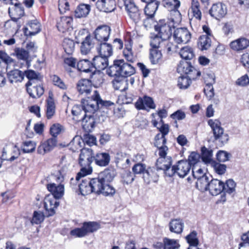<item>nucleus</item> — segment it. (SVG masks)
I'll return each instance as SVG.
<instances>
[{
  "label": "nucleus",
  "mask_w": 249,
  "mask_h": 249,
  "mask_svg": "<svg viewBox=\"0 0 249 249\" xmlns=\"http://www.w3.org/2000/svg\"><path fill=\"white\" fill-rule=\"evenodd\" d=\"M114 104L109 101L101 99L100 94L94 90L91 97H88L81 99L80 108L84 114H93L99 109L107 107Z\"/></svg>",
  "instance_id": "1"
},
{
  "label": "nucleus",
  "mask_w": 249,
  "mask_h": 249,
  "mask_svg": "<svg viewBox=\"0 0 249 249\" xmlns=\"http://www.w3.org/2000/svg\"><path fill=\"white\" fill-rule=\"evenodd\" d=\"M107 72L109 76L121 75L126 78L134 74L135 70L130 64L123 59H120L114 60L113 64L107 69Z\"/></svg>",
  "instance_id": "2"
},
{
  "label": "nucleus",
  "mask_w": 249,
  "mask_h": 249,
  "mask_svg": "<svg viewBox=\"0 0 249 249\" xmlns=\"http://www.w3.org/2000/svg\"><path fill=\"white\" fill-rule=\"evenodd\" d=\"M93 161V151L91 149L83 148L81 149L79 163L82 168L77 174L76 177V180L78 181L82 177H84L91 173L92 170L89 166Z\"/></svg>",
  "instance_id": "3"
},
{
  "label": "nucleus",
  "mask_w": 249,
  "mask_h": 249,
  "mask_svg": "<svg viewBox=\"0 0 249 249\" xmlns=\"http://www.w3.org/2000/svg\"><path fill=\"white\" fill-rule=\"evenodd\" d=\"M72 119L75 122L82 121L83 128L87 132L91 131L94 126L95 120L92 114H84L78 105H74L72 109Z\"/></svg>",
  "instance_id": "4"
},
{
  "label": "nucleus",
  "mask_w": 249,
  "mask_h": 249,
  "mask_svg": "<svg viewBox=\"0 0 249 249\" xmlns=\"http://www.w3.org/2000/svg\"><path fill=\"white\" fill-rule=\"evenodd\" d=\"M191 168L190 164L187 160H181L172 168L171 166L167 168L165 173L169 177H172L177 174L179 177L184 178L190 172Z\"/></svg>",
  "instance_id": "5"
},
{
  "label": "nucleus",
  "mask_w": 249,
  "mask_h": 249,
  "mask_svg": "<svg viewBox=\"0 0 249 249\" xmlns=\"http://www.w3.org/2000/svg\"><path fill=\"white\" fill-rule=\"evenodd\" d=\"M158 148V152L159 158L157 160V168L165 171L167 168L171 165L172 159L170 157H166L168 147L165 145H160Z\"/></svg>",
  "instance_id": "6"
},
{
  "label": "nucleus",
  "mask_w": 249,
  "mask_h": 249,
  "mask_svg": "<svg viewBox=\"0 0 249 249\" xmlns=\"http://www.w3.org/2000/svg\"><path fill=\"white\" fill-rule=\"evenodd\" d=\"M61 169L56 175L53 176V179L57 182H62L64 179V176L70 173L73 167L72 161L71 158L63 157L61 161Z\"/></svg>",
  "instance_id": "7"
},
{
  "label": "nucleus",
  "mask_w": 249,
  "mask_h": 249,
  "mask_svg": "<svg viewBox=\"0 0 249 249\" xmlns=\"http://www.w3.org/2000/svg\"><path fill=\"white\" fill-rule=\"evenodd\" d=\"M156 31H174L182 30H187L185 27H182L180 25L175 23L173 20L160 19L156 22L154 25Z\"/></svg>",
  "instance_id": "8"
},
{
  "label": "nucleus",
  "mask_w": 249,
  "mask_h": 249,
  "mask_svg": "<svg viewBox=\"0 0 249 249\" xmlns=\"http://www.w3.org/2000/svg\"><path fill=\"white\" fill-rule=\"evenodd\" d=\"M208 124L213 129L215 139L222 144L226 143L229 140V136L224 133L223 129L221 127L220 122L217 120H210Z\"/></svg>",
  "instance_id": "9"
},
{
  "label": "nucleus",
  "mask_w": 249,
  "mask_h": 249,
  "mask_svg": "<svg viewBox=\"0 0 249 249\" xmlns=\"http://www.w3.org/2000/svg\"><path fill=\"white\" fill-rule=\"evenodd\" d=\"M125 11L129 17L135 22L141 20V11L134 0H122Z\"/></svg>",
  "instance_id": "10"
},
{
  "label": "nucleus",
  "mask_w": 249,
  "mask_h": 249,
  "mask_svg": "<svg viewBox=\"0 0 249 249\" xmlns=\"http://www.w3.org/2000/svg\"><path fill=\"white\" fill-rule=\"evenodd\" d=\"M186 60H182L180 61L177 67V71L181 74H187L192 79H196L200 75V72L195 69L190 62Z\"/></svg>",
  "instance_id": "11"
},
{
  "label": "nucleus",
  "mask_w": 249,
  "mask_h": 249,
  "mask_svg": "<svg viewBox=\"0 0 249 249\" xmlns=\"http://www.w3.org/2000/svg\"><path fill=\"white\" fill-rule=\"evenodd\" d=\"M227 9L226 5L220 2L213 5L210 10V14L217 19L223 18L227 14Z\"/></svg>",
  "instance_id": "12"
},
{
  "label": "nucleus",
  "mask_w": 249,
  "mask_h": 249,
  "mask_svg": "<svg viewBox=\"0 0 249 249\" xmlns=\"http://www.w3.org/2000/svg\"><path fill=\"white\" fill-rule=\"evenodd\" d=\"M58 205L59 202L53 196L48 195L45 197L44 206L48 216H52L55 213V210Z\"/></svg>",
  "instance_id": "13"
},
{
  "label": "nucleus",
  "mask_w": 249,
  "mask_h": 249,
  "mask_svg": "<svg viewBox=\"0 0 249 249\" xmlns=\"http://www.w3.org/2000/svg\"><path fill=\"white\" fill-rule=\"evenodd\" d=\"M97 8L100 11L110 13L116 9L115 0H98L96 3Z\"/></svg>",
  "instance_id": "14"
},
{
  "label": "nucleus",
  "mask_w": 249,
  "mask_h": 249,
  "mask_svg": "<svg viewBox=\"0 0 249 249\" xmlns=\"http://www.w3.org/2000/svg\"><path fill=\"white\" fill-rule=\"evenodd\" d=\"M12 5L13 6L8 8V12L12 19L17 21L24 15V9L18 0Z\"/></svg>",
  "instance_id": "15"
},
{
  "label": "nucleus",
  "mask_w": 249,
  "mask_h": 249,
  "mask_svg": "<svg viewBox=\"0 0 249 249\" xmlns=\"http://www.w3.org/2000/svg\"><path fill=\"white\" fill-rule=\"evenodd\" d=\"M50 183L47 185V189L52 194L50 196H53L55 199L61 198L64 194V186L62 182Z\"/></svg>",
  "instance_id": "16"
},
{
  "label": "nucleus",
  "mask_w": 249,
  "mask_h": 249,
  "mask_svg": "<svg viewBox=\"0 0 249 249\" xmlns=\"http://www.w3.org/2000/svg\"><path fill=\"white\" fill-rule=\"evenodd\" d=\"M135 107L139 109L149 110L154 109L156 106L152 98L144 96L143 98H139L135 103Z\"/></svg>",
  "instance_id": "17"
},
{
  "label": "nucleus",
  "mask_w": 249,
  "mask_h": 249,
  "mask_svg": "<svg viewBox=\"0 0 249 249\" xmlns=\"http://www.w3.org/2000/svg\"><path fill=\"white\" fill-rule=\"evenodd\" d=\"M224 182L217 179H213L209 182L208 190L212 196H217L223 192Z\"/></svg>",
  "instance_id": "18"
},
{
  "label": "nucleus",
  "mask_w": 249,
  "mask_h": 249,
  "mask_svg": "<svg viewBox=\"0 0 249 249\" xmlns=\"http://www.w3.org/2000/svg\"><path fill=\"white\" fill-rule=\"evenodd\" d=\"M76 87L80 94L86 95L89 94L92 89L91 82L87 79H82L79 80L77 83Z\"/></svg>",
  "instance_id": "19"
},
{
  "label": "nucleus",
  "mask_w": 249,
  "mask_h": 249,
  "mask_svg": "<svg viewBox=\"0 0 249 249\" xmlns=\"http://www.w3.org/2000/svg\"><path fill=\"white\" fill-rule=\"evenodd\" d=\"M24 76H25L29 80L26 84V86H32L41 81V75L38 72L32 70L25 71L24 72Z\"/></svg>",
  "instance_id": "20"
},
{
  "label": "nucleus",
  "mask_w": 249,
  "mask_h": 249,
  "mask_svg": "<svg viewBox=\"0 0 249 249\" xmlns=\"http://www.w3.org/2000/svg\"><path fill=\"white\" fill-rule=\"evenodd\" d=\"M129 156L128 154L118 152L115 156V163L117 167L125 168L130 164Z\"/></svg>",
  "instance_id": "21"
},
{
  "label": "nucleus",
  "mask_w": 249,
  "mask_h": 249,
  "mask_svg": "<svg viewBox=\"0 0 249 249\" xmlns=\"http://www.w3.org/2000/svg\"><path fill=\"white\" fill-rule=\"evenodd\" d=\"M93 160L98 166H106L110 162V157L108 153L99 152L93 156Z\"/></svg>",
  "instance_id": "22"
},
{
  "label": "nucleus",
  "mask_w": 249,
  "mask_h": 249,
  "mask_svg": "<svg viewBox=\"0 0 249 249\" xmlns=\"http://www.w3.org/2000/svg\"><path fill=\"white\" fill-rule=\"evenodd\" d=\"M108 65V58L98 55L95 56L92 60V65L98 71L105 70Z\"/></svg>",
  "instance_id": "23"
},
{
  "label": "nucleus",
  "mask_w": 249,
  "mask_h": 249,
  "mask_svg": "<svg viewBox=\"0 0 249 249\" xmlns=\"http://www.w3.org/2000/svg\"><path fill=\"white\" fill-rule=\"evenodd\" d=\"M99 54L108 58L113 54V48L111 44L106 42L100 43L96 47Z\"/></svg>",
  "instance_id": "24"
},
{
  "label": "nucleus",
  "mask_w": 249,
  "mask_h": 249,
  "mask_svg": "<svg viewBox=\"0 0 249 249\" xmlns=\"http://www.w3.org/2000/svg\"><path fill=\"white\" fill-rule=\"evenodd\" d=\"M114 76L115 77L112 83L115 89L122 91L127 89V80L125 77L121 75H114Z\"/></svg>",
  "instance_id": "25"
},
{
  "label": "nucleus",
  "mask_w": 249,
  "mask_h": 249,
  "mask_svg": "<svg viewBox=\"0 0 249 249\" xmlns=\"http://www.w3.org/2000/svg\"><path fill=\"white\" fill-rule=\"evenodd\" d=\"M27 92L33 98H39L44 93V89L40 85L36 84L32 86H26Z\"/></svg>",
  "instance_id": "26"
},
{
  "label": "nucleus",
  "mask_w": 249,
  "mask_h": 249,
  "mask_svg": "<svg viewBox=\"0 0 249 249\" xmlns=\"http://www.w3.org/2000/svg\"><path fill=\"white\" fill-rule=\"evenodd\" d=\"M249 46V40L244 37H241L232 41L230 43L231 48L234 51H239L246 49Z\"/></svg>",
  "instance_id": "27"
},
{
  "label": "nucleus",
  "mask_w": 249,
  "mask_h": 249,
  "mask_svg": "<svg viewBox=\"0 0 249 249\" xmlns=\"http://www.w3.org/2000/svg\"><path fill=\"white\" fill-rule=\"evenodd\" d=\"M206 35L201 36L198 39L197 43L199 48L202 50H207L209 49L212 44L211 38V34L210 32H205Z\"/></svg>",
  "instance_id": "28"
},
{
  "label": "nucleus",
  "mask_w": 249,
  "mask_h": 249,
  "mask_svg": "<svg viewBox=\"0 0 249 249\" xmlns=\"http://www.w3.org/2000/svg\"><path fill=\"white\" fill-rule=\"evenodd\" d=\"M93 36L88 35L82 42L81 52L83 54H87L94 46Z\"/></svg>",
  "instance_id": "29"
},
{
  "label": "nucleus",
  "mask_w": 249,
  "mask_h": 249,
  "mask_svg": "<svg viewBox=\"0 0 249 249\" xmlns=\"http://www.w3.org/2000/svg\"><path fill=\"white\" fill-rule=\"evenodd\" d=\"M143 178L144 182L148 184L152 182H157L159 179V175L155 169L148 168L143 173Z\"/></svg>",
  "instance_id": "30"
},
{
  "label": "nucleus",
  "mask_w": 249,
  "mask_h": 249,
  "mask_svg": "<svg viewBox=\"0 0 249 249\" xmlns=\"http://www.w3.org/2000/svg\"><path fill=\"white\" fill-rule=\"evenodd\" d=\"M116 176L115 170L113 169H106L101 172L98 177L100 179L105 183H109L111 182Z\"/></svg>",
  "instance_id": "31"
},
{
  "label": "nucleus",
  "mask_w": 249,
  "mask_h": 249,
  "mask_svg": "<svg viewBox=\"0 0 249 249\" xmlns=\"http://www.w3.org/2000/svg\"><path fill=\"white\" fill-rule=\"evenodd\" d=\"M90 10V6L89 4H81L74 11V16L76 18L86 17Z\"/></svg>",
  "instance_id": "32"
},
{
  "label": "nucleus",
  "mask_w": 249,
  "mask_h": 249,
  "mask_svg": "<svg viewBox=\"0 0 249 249\" xmlns=\"http://www.w3.org/2000/svg\"><path fill=\"white\" fill-rule=\"evenodd\" d=\"M173 38L177 43H187L191 38V34L190 32H174Z\"/></svg>",
  "instance_id": "33"
},
{
  "label": "nucleus",
  "mask_w": 249,
  "mask_h": 249,
  "mask_svg": "<svg viewBox=\"0 0 249 249\" xmlns=\"http://www.w3.org/2000/svg\"><path fill=\"white\" fill-rule=\"evenodd\" d=\"M146 6L144 9V12L146 15L150 18L153 17L157 10L160 2L157 0L152 1L146 3Z\"/></svg>",
  "instance_id": "34"
},
{
  "label": "nucleus",
  "mask_w": 249,
  "mask_h": 249,
  "mask_svg": "<svg viewBox=\"0 0 249 249\" xmlns=\"http://www.w3.org/2000/svg\"><path fill=\"white\" fill-rule=\"evenodd\" d=\"M183 223L180 219L172 220L169 223L170 231L178 234L180 233L183 231Z\"/></svg>",
  "instance_id": "35"
},
{
  "label": "nucleus",
  "mask_w": 249,
  "mask_h": 249,
  "mask_svg": "<svg viewBox=\"0 0 249 249\" xmlns=\"http://www.w3.org/2000/svg\"><path fill=\"white\" fill-rule=\"evenodd\" d=\"M8 78L11 83L21 81L24 78V72L18 70L11 71L8 73Z\"/></svg>",
  "instance_id": "36"
},
{
  "label": "nucleus",
  "mask_w": 249,
  "mask_h": 249,
  "mask_svg": "<svg viewBox=\"0 0 249 249\" xmlns=\"http://www.w3.org/2000/svg\"><path fill=\"white\" fill-rule=\"evenodd\" d=\"M46 116L50 119L55 113V106L53 99L50 96L46 100Z\"/></svg>",
  "instance_id": "37"
},
{
  "label": "nucleus",
  "mask_w": 249,
  "mask_h": 249,
  "mask_svg": "<svg viewBox=\"0 0 249 249\" xmlns=\"http://www.w3.org/2000/svg\"><path fill=\"white\" fill-rule=\"evenodd\" d=\"M77 69L80 71L88 72L92 71L93 68L92 63L88 59L79 61L77 64Z\"/></svg>",
  "instance_id": "38"
},
{
  "label": "nucleus",
  "mask_w": 249,
  "mask_h": 249,
  "mask_svg": "<svg viewBox=\"0 0 249 249\" xmlns=\"http://www.w3.org/2000/svg\"><path fill=\"white\" fill-rule=\"evenodd\" d=\"M215 77L213 75H210V81L206 84V87L204 89V91L206 96L209 99H211L214 96L213 88V85L215 83Z\"/></svg>",
  "instance_id": "39"
},
{
  "label": "nucleus",
  "mask_w": 249,
  "mask_h": 249,
  "mask_svg": "<svg viewBox=\"0 0 249 249\" xmlns=\"http://www.w3.org/2000/svg\"><path fill=\"white\" fill-rule=\"evenodd\" d=\"M90 181L92 190H93L92 192L100 194V192L104 186V183L99 177L91 179Z\"/></svg>",
  "instance_id": "40"
},
{
  "label": "nucleus",
  "mask_w": 249,
  "mask_h": 249,
  "mask_svg": "<svg viewBox=\"0 0 249 249\" xmlns=\"http://www.w3.org/2000/svg\"><path fill=\"white\" fill-rule=\"evenodd\" d=\"M79 188L80 193L83 196H86L92 192L90 181L87 180H83L82 182L79 184Z\"/></svg>",
  "instance_id": "41"
},
{
  "label": "nucleus",
  "mask_w": 249,
  "mask_h": 249,
  "mask_svg": "<svg viewBox=\"0 0 249 249\" xmlns=\"http://www.w3.org/2000/svg\"><path fill=\"white\" fill-rule=\"evenodd\" d=\"M150 59L153 64L160 63L162 61V54L157 48H153L150 50Z\"/></svg>",
  "instance_id": "42"
},
{
  "label": "nucleus",
  "mask_w": 249,
  "mask_h": 249,
  "mask_svg": "<svg viewBox=\"0 0 249 249\" xmlns=\"http://www.w3.org/2000/svg\"><path fill=\"white\" fill-rule=\"evenodd\" d=\"M209 182L208 178L206 176L197 178L196 182V188L201 191L208 190L209 187Z\"/></svg>",
  "instance_id": "43"
},
{
  "label": "nucleus",
  "mask_w": 249,
  "mask_h": 249,
  "mask_svg": "<svg viewBox=\"0 0 249 249\" xmlns=\"http://www.w3.org/2000/svg\"><path fill=\"white\" fill-rule=\"evenodd\" d=\"M63 49L68 54H72L74 51L75 43L69 38H65L63 43Z\"/></svg>",
  "instance_id": "44"
},
{
  "label": "nucleus",
  "mask_w": 249,
  "mask_h": 249,
  "mask_svg": "<svg viewBox=\"0 0 249 249\" xmlns=\"http://www.w3.org/2000/svg\"><path fill=\"white\" fill-rule=\"evenodd\" d=\"M179 54L184 60L192 59L195 55L193 49L189 46H186L181 48Z\"/></svg>",
  "instance_id": "45"
},
{
  "label": "nucleus",
  "mask_w": 249,
  "mask_h": 249,
  "mask_svg": "<svg viewBox=\"0 0 249 249\" xmlns=\"http://www.w3.org/2000/svg\"><path fill=\"white\" fill-rule=\"evenodd\" d=\"M90 81L91 84H92L96 87L100 86L104 81L102 73L99 72L92 73L90 76Z\"/></svg>",
  "instance_id": "46"
},
{
  "label": "nucleus",
  "mask_w": 249,
  "mask_h": 249,
  "mask_svg": "<svg viewBox=\"0 0 249 249\" xmlns=\"http://www.w3.org/2000/svg\"><path fill=\"white\" fill-rule=\"evenodd\" d=\"M163 242V249H177L180 247L178 241L175 239L164 238Z\"/></svg>",
  "instance_id": "47"
},
{
  "label": "nucleus",
  "mask_w": 249,
  "mask_h": 249,
  "mask_svg": "<svg viewBox=\"0 0 249 249\" xmlns=\"http://www.w3.org/2000/svg\"><path fill=\"white\" fill-rule=\"evenodd\" d=\"M115 193V188L111 186L109 183H104V186L100 192V194H102L105 196H113Z\"/></svg>",
  "instance_id": "48"
},
{
  "label": "nucleus",
  "mask_w": 249,
  "mask_h": 249,
  "mask_svg": "<svg viewBox=\"0 0 249 249\" xmlns=\"http://www.w3.org/2000/svg\"><path fill=\"white\" fill-rule=\"evenodd\" d=\"M83 144V141L79 136H75L70 143V145L73 151H76L82 148Z\"/></svg>",
  "instance_id": "49"
},
{
  "label": "nucleus",
  "mask_w": 249,
  "mask_h": 249,
  "mask_svg": "<svg viewBox=\"0 0 249 249\" xmlns=\"http://www.w3.org/2000/svg\"><path fill=\"white\" fill-rule=\"evenodd\" d=\"M36 143L34 141H25L23 142L22 150L25 153L33 152L36 149Z\"/></svg>",
  "instance_id": "50"
},
{
  "label": "nucleus",
  "mask_w": 249,
  "mask_h": 249,
  "mask_svg": "<svg viewBox=\"0 0 249 249\" xmlns=\"http://www.w3.org/2000/svg\"><path fill=\"white\" fill-rule=\"evenodd\" d=\"M83 225L87 234L96 231L100 228V225L95 222H84Z\"/></svg>",
  "instance_id": "51"
},
{
  "label": "nucleus",
  "mask_w": 249,
  "mask_h": 249,
  "mask_svg": "<svg viewBox=\"0 0 249 249\" xmlns=\"http://www.w3.org/2000/svg\"><path fill=\"white\" fill-rule=\"evenodd\" d=\"M192 78L189 76H181L178 78V86L180 89H186L190 85Z\"/></svg>",
  "instance_id": "52"
},
{
  "label": "nucleus",
  "mask_w": 249,
  "mask_h": 249,
  "mask_svg": "<svg viewBox=\"0 0 249 249\" xmlns=\"http://www.w3.org/2000/svg\"><path fill=\"white\" fill-rule=\"evenodd\" d=\"M18 59L26 60L29 57V52L25 49L20 48H16L14 50V53Z\"/></svg>",
  "instance_id": "53"
},
{
  "label": "nucleus",
  "mask_w": 249,
  "mask_h": 249,
  "mask_svg": "<svg viewBox=\"0 0 249 249\" xmlns=\"http://www.w3.org/2000/svg\"><path fill=\"white\" fill-rule=\"evenodd\" d=\"M28 26L29 28L27 27H24V31H27V30L29 29L34 31H41L42 30L41 25L37 19L32 20L29 21Z\"/></svg>",
  "instance_id": "54"
},
{
  "label": "nucleus",
  "mask_w": 249,
  "mask_h": 249,
  "mask_svg": "<svg viewBox=\"0 0 249 249\" xmlns=\"http://www.w3.org/2000/svg\"><path fill=\"white\" fill-rule=\"evenodd\" d=\"M202 160L205 163H209L212 160L213 151L211 149H208L205 147L201 149Z\"/></svg>",
  "instance_id": "55"
},
{
  "label": "nucleus",
  "mask_w": 249,
  "mask_h": 249,
  "mask_svg": "<svg viewBox=\"0 0 249 249\" xmlns=\"http://www.w3.org/2000/svg\"><path fill=\"white\" fill-rule=\"evenodd\" d=\"M236 184L232 179L228 180L226 184L224 183L223 192L231 194L235 191Z\"/></svg>",
  "instance_id": "56"
},
{
  "label": "nucleus",
  "mask_w": 249,
  "mask_h": 249,
  "mask_svg": "<svg viewBox=\"0 0 249 249\" xmlns=\"http://www.w3.org/2000/svg\"><path fill=\"white\" fill-rule=\"evenodd\" d=\"M109 36V32H94L93 40L95 39L100 43H104L108 40Z\"/></svg>",
  "instance_id": "57"
},
{
  "label": "nucleus",
  "mask_w": 249,
  "mask_h": 249,
  "mask_svg": "<svg viewBox=\"0 0 249 249\" xmlns=\"http://www.w3.org/2000/svg\"><path fill=\"white\" fill-rule=\"evenodd\" d=\"M186 239L190 246H197L198 244V240L197 237V233L195 231H192L186 236Z\"/></svg>",
  "instance_id": "58"
},
{
  "label": "nucleus",
  "mask_w": 249,
  "mask_h": 249,
  "mask_svg": "<svg viewBox=\"0 0 249 249\" xmlns=\"http://www.w3.org/2000/svg\"><path fill=\"white\" fill-rule=\"evenodd\" d=\"M44 216L43 213L40 211H35L31 223L33 224H39L44 220Z\"/></svg>",
  "instance_id": "59"
},
{
  "label": "nucleus",
  "mask_w": 249,
  "mask_h": 249,
  "mask_svg": "<svg viewBox=\"0 0 249 249\" xmlns=\"http://www.w3.org/2000/svg\"><path fill=\"white\" fill-rule=\"evenodd\" d=\"M200 156L199 154L196 153L195 152H193L191 153L188 157V159L187 160L189 163L190 164V166H197V163L199 160Z\"/></svg>",
  "instance_id": "60"
},
{
  "label": "nucleus",
  "mask_w": 249,
  "mask_h": 249,
  "mask_svg": "<svg viewBox=\"0 0 249 249\" xmlns=\"http://www.w3.org/2000/svg\"><path fill=\"white\" fill-rule=\"evenodd\" d=\"M161 42V36L158 33L156 35H152L151 36L150 45L153 48H158Z\"/></svg>",
  "instance_id": "61"
},
{
  "label": "nucleus",
  "mask_w": 249,
  "mask_h": 249,
  "mask_svg": "<svg viewBox=\"0 0 249 249\" xmlns=\"http://www.w3.org/2000/svg\"><path fill=\"white\" fill-rule=\"evenodd\" d=\"M71 234L76 237H82L87 235L84 226L80 228H75L71 231Z\"/></svg>",
  "instance_id": "62"
},
{
  "label": "nucleus",
  "mask_w": 249,
  "mask_h": 249,
  "mask_svg": "<svg viewBox=\"0 0 249 249\" xmlns=\"http://www.w3.org/2000/svg\"><path fill=\"white\" fill-rule=\"evenodd\" d=\"M63 130V127L59 124H53L50 128V133L53 138H56Z\"/></svg>",
  "instance_id": "63"
},
{
  "label": "nucleus",
  "mask_w": 249,
  "mask_h": 249,
  "mask_svg": "<svg viewBox=\"0 0 249 249\" xmlns=\"http://www.w3.org/2000/svg\"><path fill=\"white\" fill-rule=\"evenodd\" d=\"M192 174L195 178H199L204 177L206 175L204 173L203 170L198 167V166H193L192 168Z\"/></svg>",
  "instance_id": "64"
}]
</instances>
